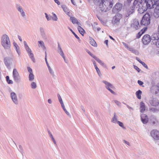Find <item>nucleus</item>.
<instances>
[{"mask_svg":"<svg viewBox=\"0 0 159 159\" xmlns=\"http://www.w3.org/2000/svg\"><path fill=\"white\" fill-rule=\"evenodd\" d=\"M69 29H70V31H71V32L74 35L75 37L78 40H80V38L78 37V36L75 34V33L71 29H70V28H69Z\"/></svg>","mask_w":159,"mask_h":159,"instance_id":"4c0bfd02","label":"nucleus"},{"mask_svg":"<svg viewBox=\"0 0 159 159\" xmlns=\"http://www.w3.org/2000/svg\"><path fill=\"white\" fill-rule=\"evenodd\" d=\"M156 87L157 92H159V83L157 84Z\"/></svg>","mask_w":159,"mask_h":159,"instance_id":"de8ad7c7","label":"nucleus"},{"mask_svg":"<svg viewBox=\"0 0 159 159\" xmlns=\"http://www.w3.org/2000/svg\"><path fill=\"white\" fill-rule=\"evenodd\" d=\"M90 44L93 46L94 47H96L97 46V44L95 41V40L93 39L90 38Z\"/></svg>","mask_w":159,"mask_h":159,"instance_id":"c756f323","label":"nucleus"},{"mask_svg":"<svg viewBox=\"0 0 159 159\" xmlns=\"http://www.w3.org/2000/svg\"><path fill=\"white\" fill-rule=\"evenodd\" d=\"M78 30L79 32L82 35H83L84 30L80 26H79L78 27Z\"/></svg>","mask_w":159,"mask_h":159,"instance_id":"7c9ffc66","label":"nucleus"},{"mask_svg":"<svg viewBox=\"0 0 159 159\" xmlns=\"http://www.w3.org/2000/svg\"><path fill=\"white\" fill-rule=\"evenodd\" d=\"M4 63L6 66L7 67H9L10 65V59L7 57L4 59Z\"/></svg>","mask_w":159,"mask_h":159,"instance_id":"a878e982","label":"nucleus"},{"mask_svg":"<svg viewBox=\"0 0 159 159\" xmlns=\"http://www.w3.org/2000/svg\"><path fill=\"white\" fill-rule=\"evenodd\" d=\"M122 43L123 45L127 49H129V48L128 46V45L125 42H122Z\"/></svg>","mask_w":159,"mask_h":159,"instance_id":"79ce46f5","label":"nucleus"},{"mask_svg":"<svg viewBox=\"0 0 159 159\" xmlns=\"http://www.w3.org/2000/svg\"><path fill=\"white\" fill-rule=\"evenodd\" d=\"M87 52L92 57L94 58L95 59V60L98 62L100 65L102 66L104 65V63L98 58L96 57L95 56L92 54V53L89 51H88Z\"/></svg>","mask_w":159,"mask_h":159,"instance_id":"f3484780","label":"nucleus"},{"mask_svg":"<svg viewBox=\"0 0 159 159\" xmlns=\"http://www.w3.org/2000/svg\"><path fill=\"white\" fill-rule=\"evenodd\" d=\"M7 82L9 84H12L13 83V82L11 80H10Z\"/></svg>","mask_w":159,"mask_h":159,"instance_id":"e2e57ef3","label":"nucleus"},{"mask_svg":"<svg viewBox=\"0 0 159 159\" xmlns=\"http://www.w3.org/2000/svg\"><path fill=\"white\" fill-rule=\"evenodd\" d=\"M138 83L140 85H142L143 84V83L142 81L139 80H138Z\"/></svg>","mask_w":159,"mask_h":159,"instance_id":"603ef678","label":"nucleus"},{"mask_svg":"<svg viewBox=\"0 0 159 159\" xmlns=\"http://www.w3.org/2000/svg\"><path fill=\"white\" fill-rule=\"evenodd\" d=\"M13 45L15 48V49H16V50H17L18 48L19 47L17 43L15 42H14L13 43Z\"/></svg>","mask_w":159,"mask_h":159,"instance_id":"a19ab883","label":"nucleus"},{"mask_svg":"<svg viewBox=\"0 0 159 159\" xmlns=\"http://www.w3.org/2000/svg\"><path fill=\"white\" fill-rule=\"evenodd\" d=\"M103 82L106 85V88L108 89L111 93L115 94V92L111 89H113L114 87L113 85L110 83L107 82L106 81H103Z\"/></svg>","mask_w":159,"mask_h":159,"instance_id":"9d476101","label":"nucleus"},{"mask_svg":"<svg viewBox=\"0 0 159 159\" xmlns=\"http://www.w3.org/2000/svg\"><path fill=\"white\" fill-rule=\"evenodd\" d=\"M147 28L146 27H145L144 28V29H142L141 30V31L139 32L137 34V38L138 39L140 38L142 35L145 32V31L147 29Z\"/></svg>","mask_w":159,"mask_h":159,"instance_id":"5701e85b","label":"nucleus"},{"mask_svg":"<svg viewBox=\"0 0 159 159\" xmlns=\"http://www.w3.org/2000/svg\"><path fill=\"white\" fill-rule=\"evenodd\" d=\"M13 76L14 80L16 81H18L20 78V75L16 69H14L13 71Z\"/></svg>","mask_w":159,"mask_h":159,"instance_id":"ddd939ff","label":"nucleus"},{"mask_svg":"<svg viewBox=\"0 0 159 159\" xmlns=\"http://www.w3.org/2000/svg\"><path fill=\"white\" fill-rule=\"evenodd\" d=\"M104 43L106 44L107 46L108 45V40H106L104 41Z\"/></svg>","mask_w":159,"mask_h":159,"instance_id":"338daca9","label":"nucleus"},{"mask_svg":"<svg viewBox=\"0 0 159 159\" xmlns=\"http://www.w3.org/2000/svg\"><path fill=\"white\" fill-rule=\"evenodd\" d=\"M141 64H142V65L144 66V67L146 68H148V67L147 66V65L144 62H142V63H141Z\"/></svg>","mask_w":159,"mask_h":159,"instance_id":"5fc2aeb1","label":"nucleus"},{"mask_svg":"<svg viewBox=\"0 0 159 159\" xmlns=\"http://www.w3.org/2000/svg\"><path fill=\"white\" fill-rule=\"evenodd\" d=\"M124 142L125 143L127 144L128 145H130L129 143V142H128L125 140H124Z\"/></svg>","mask_w":159,"mask_h":159,"instance_id":"69168bd1","label":"nucleus"},{"mask_svg":"<svg viewBox=\"0 0 159 159\" xmlns=\"http://www.w3.org/2000/svg\"><path fill=\"white\" fill-rule=\"evenodd\" d=\"M61 7L63 9V11L65 13L69 16H70V11L69 9L67 8L66 6L63 5L61 6Z\"/></svg>","mask_w":159,"mask_h":159,"instance_id":"aec40b11","label":"nucleus"},{"mask_svg":"<svg viewBox=\"0 0 159 159\" xmlns=\"http://www.w3.org/2000/svg\"><path fill=\"white\" fill-rule=\"evenodd\" d=\"M34 79V76L33 74L32 73H30V74L29 75V79L30 81L33 80Z\"/></svg>","mask_w":159,"mask_h":159,"instance_id":"72a5a7b5","label":"nucleus"},{"mask_svg":"<svg viewBox=\"0 0 159 159\" xmlns=\"http://www.w3.org/2000/svg\"><path fill=\"white\" fill-rule=\"evenodd\" d=\"M139 0H135L134 2V6H136L137 4H138V5L136 7V9L138 11V8H137V7H139V2H140L142 0H140V1H139Z\"/></svg>","mask_w":159,"mask_h":159,"instance_id":"473e14b6","label":"nucleus"},{"mask_svg":"<svg viewBox=\"0 0 159 159\" xmlns=\"http://www.w3.org/2000/svg\"><path fill=\"white\" fill-rule=\"evenodd\" d=\"M11 97L13 102L16 103H17V99L16 94L14 93H12L11 94Z\"/></svg>","mask_w":159,"mask_h":159,"instance_id":"b1692460","label":"nucleus"},{"mask_svg":"<svg viewBox=\"0 0 159 159\" xmlns=\"http://www.w3.org/2000/svg\"><path fill=\"white\" fill-rule=\"evenodd\" d=\"M94 2L95 3H99V4L100 3V2H101V1H103V0H93Z\"/></svg>","mask_w":159,"mask_h":159,"instance_id":"8fccbe9b","label":"nucleus"},{"mask_svg":"<svg viewBox=\"0 0 159 159\" xmlns=\"http://www.w3.org/2000/svg\"><path fill=\"white\" fill-rule=\"evenodd\" d=\"M23 43L25 49L26 50H30L29 47L28 46L26 42L25 41H24Z\"/></svg>","mask_w":159,"mask_h":159,"instance_id":"c9c22d12","label":"nucleus"},{"mask_svg":"<svg viewBox=\"0 0 159 159\" xmlns=\"http://www.w3.org/2000/svg\"><path fill=\"white\" fill-rule=\"evenodd\" d=\"M6 79L7 81H8V80H10L9 77V76H6Z\"/></svg>","mask_w":159,"mask_h":159,"instance_id":"774afa93","label":"nucleus"},{"mask_svg":"<svg viewBox=\"0 0 159 159\" xmlns=\"http://www.w3.org/2000/svg\"><path fill=\"white\" fill-rule=\"evenodd\" d=\"M141 121L143 124L147 123L148 120V116L146 115L142 114L141 116Z\"/></svg>","mask_w":159,"mask_h":159,"instance_id":"dca6fc26","label":"nucleus"},{"mask_svg":"<svg viewBox=\"0 0 159 159\" xmlns=\"http://www.w3.org/2000/svg\"><path fill=\"white\" fill-rule=\"evenodd\" d=\"M57 96H58V99H59L60 102H62L61 98V97L60 96V95H59V94H58Z\"/></svg>","mask_w":159,"mask_h":159,"instance_id":"3c124183","label":"nucleus"},{"mask_svg":"<svg viewBox=\"0 0 159 159\" xmlns=\"http://www.w3.org/2000/svg\"><path fill=\"white\" fill-rule=\"evenodd\" d=\"M131 27L134 29L137 30L139 28L140 25L139 21L136 20H134L131 24Z\"/></svg>","mask_w":159,"mask_h":159,"instance_id":"6e6552de","label":"nucleus"},{"mask_svg":"<svg viewBox=\"0 0 159 159\" xmlns=\"http://www.w3.org/2000/svg\"><path fill=\"white\" fill-rule=\"evenodd\" d=\"M116 114H114V116L112 118V122L113 123H116V122L117 119L116 117Z\"/></svg>","mask_w":159,"mask_h":159,"instance_id":"58836bf2","label":"nucleus"},{"mask_svg":"<svg viewBox=\"0 0 159 159\" xmlns=\"http://www.w3.org/2000/svg\"><path fill=\"white\" fill-rule=\"evenodd\" d=\"M154 16L156 18L159 17V6H157L154 10Z\"/></svg>","mask_w":159,"mask_h":159,"instance_id":"412c9836","label":"nucleus"},{"mask_svg":"<svg viewBox=\"0 0 159 159\" xmlns=\"http://www.w3.org/2000/svg\"><path fill=\"white\" fill-rule=\"evenodd\" d=\"M31 87L33 89H35L36 88L37 85L35 83L33 82L31 83Z\"/></svg>","mask_w":159,"mask_h":159,"instance_id":"ea45409f","label":"nucleus"},{"mask_svg":"<svg viewBox=\"0 0 159 159\" xmlns=\"http://www.w3.org/2000/svg\"><path fill=\"white\" fill-rule=\"evenodd\" d=\"M115 102L117 105H119L120 104V102L119 101H117V100H115L114 101Z\"/></svg>","mask_w":159,"mask_h":159,"instance_id":"4d7b16f0","label":"nucleus"},{"mask_svg":"<svg viewBox=\"0 0 159 159\" xmlns=\"http://www.w3.org/2000/svg\"><path fill=\"white\" fill-rule=\"evenodd\" d=\"M135 6H136L134 5L132 8H130V9L127 10L124 15L125 17H128L130 14L134 12V9H136V8H135Z\"/></svg>","mask_w":159,"mask_h":159,"instance_id":"1a4fd4ad","label":"nucleus"},{"mask_svg":"<svg viewBox=\"0 0 159 159\" xmlns=\"http://www.w3.org/2000/svg\"><path fill=\"white\" fill-rule=\"evenodd\" d=\"M18 38L19 39V40H20V41L21 42H22V39L21 37L20 36V35H18Z\"/></svg>","mask_w":159,"mask_h":159,"instance_id":"680f3d73","label":"nucleus"},{"mask_svg":"<svg viewBox=\"0 0 159 159\" xmlns=\"http://www.w3.org/2000/svg\"><path fill=\"white\" fill-rule=\"evenodd\" d=\"M122 18V15L117 14L113 18V21L115 23L118 24L120 22V20Z\"/></svg>","mask_w":159,"mask_h":159,"instance_id":"9b49d317","label":"nucleus"},{"mask_svg":"<svg viewBox=\"0 0 159 159\" xmlns=\"http://www.w3.org/2000/svg\"><path fill=\"white\" fill-rule=\"evenodd\" d=\"M54 1L55 2L57 3L58 5H59L60 4V3L58 0H54Z\"/></svg>","mask_w":159,"mask_h":159,"instance_id":"6e6d98bb","label":"nucleus"},{"mask_svg":"<svg viewBox=\"0 0 159 159\" xmlns=\"http://www.w3.org/2000/svg\"><path fill=\"white\" fill-rule=\"evenodd\" d=\"M1 43L2 45L5 49L10 48L11 43L9 36L6 34L2 35L1 37Z\"/></svg>","mask_w":159,"mask_h":159,"instance_id":"7ed1b4c3","label":"nucleus"},{"mask_svg":"<svg viewBox=\"0 0 159 159\" xmlns=\"http://www.w3.org/2000/svg\"><path fill=\"white\" fill-rule=\"evenodd\" d=\"M136 94L137 98L139 99L141 98V95L142 94V91L139 90L136 93Z\"/></svg>","mask_w":159,"mask_h":159,"instance_id":"c85d7f7f","label":"nucleus"},{"mask_svg":"<svg viewBox=\"0 0 159 159\" xmlns=\"http://www.w3.org/2000/svg\"><path fill=\"white\" fill-rule=\"evenodd\" d=\"M61 105V107H62V108H64V107H65V106L64 105V103L63 102V101L62 102H60Z\"/></svg>","mask_w":159,"mask_h":159,"instance_id":"052dcab7","label":"nucleus"},{"mask_svg":"<svg viewBox=\"0 0 159 159\" xmlns=\"http://www.w3.org/2000/svg\"><path fill=\"white\" fill-rule=\"evenodd\" d=\"M150 22V16L148 13H146L143 17L141 21L142 25L147 26Z\"/></svg>","mask_w":159,"mask_h":159,"instance_id":"20e7f679","label":"nucleus"},{"mask_svg":"<svg viewBox=\"0 0 159 159\" xmlns=\"http://www.w3.org/2000/svg\"><path fill=\"white\" fill-rule=\"evenodd\" d=\"M134 66L135 69L138 72H140V70L138 67L135 66Z\"/></svg>","mask_w":159,"mask_h":159,"instance_id":"09e8293b","label":"nucleus"},{"mask_svg":"<svg viewBox=\"0 0 159 159\" xmlns=\"http://www.w3.org/2000/svg\"><path fill=\"white\" fill-rule=\"evenodd\" d=\"M52 14L53 16V17H52V20L54 21H57L58 20V18L56 15L53 12H52Z\"/></svg>","mask_w":159,"mask_h":159,"instance_id":"e433bc0d","label":"nucleus"},{"mask_svg":"<svg viewBox=\"0 0 159 159\" xmlns=\"http://www.w3.org/2000/svg\"><path fill=\"white\" fill-rule=\"evenodd\" d=\"M45 61H46V64H47V65L48 66V69H49V70L50 72V73H52V70H51V69L50 68V66H49V65H48V64L47 62V58H46V57H47V55H46V52H45Z\"/></svg>","mask_w":159,"mask_h":159,"instance_id":"2f4dec72","label":"nucleus"},{"mask_svg":"<svg viewBox=\"0 0 159 159\" xmlns=\"http://www.w3.org/2000/svg\"><path fill=\"white\" fill-rule=\"evenodd\" d=\"M70 20L73 24H76L78 25H80V23L74 17H70Z\"/></svg>","mask_w":159,"mask_h":159,"instance_id":"bb28decb","label":"nucleus"},{"mask_svg":"<svg viewBox=\"0 0 159 159\" xmlns=\"http://www.w3.org/2000/svg\"><path fill=\"white\" fill-rule=\"evenodd\" d=\"M38 45L39 47H41L43 49H45L46 48L44 42L42 41H39L38 42Z\"/></svg>","mask_w":159,"mask_h":159,"instance_id":"393cba45","label":"nucleus"},{"mask_svg":"<svg viewBox=\"0 0 159 159\" xmlns=\"http://www.w3.org/2000/svg\"><path fill=\"white\" fill-rule=\"evenodd\" d=\"M155 44L157 47L159 48V39L158 40L157 42H156Z\"/></svg>","mask_w":159,"mask_h":159,"instance_id":"864d4df0","label":"nucleus"},{"mask_svg":"<svg viewBox=\"0 0 159 159\" xmlns=\"http://www.w3.org/2000/svg\"><path fill=\"white\" fill-rule=\"evenodd\" d=\"M150 103L152 105L154 106H157L159 104L158 100L156 98H153L151 101Z\"/></svg>","mask_w":159,"mask_h":159,"instance_id":"6ab92c4d","label":"nucleus"},{"mask_svg":"<svg viewBox=\"0 0 159 159\" xmlns=\"http://www.w3.org/2000/svg\"><path fill=\"white\" fill-rule=\"evenodd\" d=\"M95 68L98 74L99 75H100V74H101V73L98 67L97 66V67H95Z\"/></svg>","mask_w":159,"mask_h":159,"instance_id":"c03bdc74","label":"nucleus"},{"mask_svg":"<svg viewBox=\"0 0 159 159\" xmlns=\"http://www.w3.org/2000/svg\"><path fill=\"white\" fill-rule=\"evenodd\" d=\"M136 60L139 61V62L140 63H142V62H143V61H142L141 60H140L139 58H138V57H137L136 58Z\"/></svg>","mask_w":159,"mask_h":159,"instance_id":"bf43d9fd","label":"nucleus"},{"mask_svg":"<svg viewBox=\"0 0 159 159\" xmlns=\"http://www.w3.org/2000/svg\"><path fill=\"white\" fill-rule=\"evenodd\" d=\"M112 0H103L99 5V10L102 12H106L109 10L113 6Z\"/></svg>","mask_w":159,"mask_h":159,"instance_id":"f03ea898","label":"nucleus"},{"mask_svg":"<svg viewBox=\"0 0 159 159\" xmlns=\"http://www.w3.org/2000/svg\"><path fill=\"white\" fill-rule=\"evenodd\" d=\"M45 17L48 21L50 20L52 18V16L50 15H48L46 13H45Z\"/></svg>","mask_w":159,"mask_h":159,"instance_id":"f704fd0d","label":"nucleus"},{"mask_svg":"<svg viewBox=\"0 0 159 159\" xmlns=\"http://www.w3.org/2000/svg\"><path fill=\"white\" fill-rule=\"evenodd\" d=\"M39 31L40 35L44 39H46L47 38L46 35L44 28L42 27H40L39 28Z\"/></svg>","mask_w":159,"mask_h":159,"instance_id":"a211bd4d","label":"nucleus"},{"mask_svg":"<svg viewBox=\"0 0 159 159\" xmlns=\"http://www.w3.org/2000/svg\"><path fill=\"white\" fill-rule=\"evenodd\" d=\"M93 26V30L95 31H96V29L97 28V27L96 26H93V25H92Z\"/></svg>","mask_w":159,"mask_h":159,"instance_id":"13d9d810","label":"nucleus"},{"mask_svg":"<svg viewBox=\"0 0 159 159\" xmlns=\"http://www.w3.org/2000/svg\"><path fill=\"white\" fill-rule=\"evenodd\" d=\"M119 125L120 126H121V127H124V125H123V124L120 122V121H118L117 122Z\"/></svg>","mask_w":159,"mask_h":159,"instance_id":"49530a36","label":"nucleus"},{"mask_svg":"<svg viewBox=\"0 0 159 159\" xmlns=\"http://www.w3.org/2000/svg\"><path fill=\"white\" fill-rule=\"evenodd\" d=\"M151 136L156 140L159 139V131L157 129L152 130L151 133Z\"/></svg>","mask_w":159,"mask_h":159,"instance_id":"0eeeda50","label":"nucleus"},{"mask_svg":"<svg viewBox=\"0 0 159 159\" xmlns=\"http://www.w3.org/2000/svg\"><path fill=\"white\" fill-rule=\"evenodd\" d=\"M150 123L152 125L157 126L159 125V121L156 118L152 117L151 119Z\"/></svg>","mask_w":159,"mask_h":159,"instance_id":"2eb2a0df","label":"nucleus"},{"mask_svg":"<svg viewBox=\"0 0 159 159\" xmlns=\"http://www.w3.org/2000/svg\"><path fill=\"white\" fill-rule=\"evenodd\" d=\"M93 64L94 65L95 68L97 66L96 65V62L94 61H93Z\"/></svg>","mask_w":159,"mask_h":159,"instance_id":"0e129e2a","label":"nucleus"},{"mask_svg":"<svg viewBox=\"0 0 159 159\" xmlns=\"http://www.w3.org/2000/svg\"><path fill=\"white\" fill-rule=\"evenodd\" d=\"M28 53L29 54V56L31 58L32 60L34 62H35V59L34 58V55L32 53L31 51V50L30 51H29L28 52Z\"/></svg>","mask_w":159,"mask_h":159,"instance_id":"cd10ccee","label":"nucleus"},{"mask_svg":"<svg viewBox=\"0 0 159 159\" xmlns=\"http://www.w3.org/2000/svg\"><path fill=\"white\" fill-rule=\"evenodd\" d=\"M152 43L154 44L157 42V41L159 39V33H154L152 35Z\"/></svg>","mask_w":159,"mask_h":159,"instance_id":"4468645a","label":"nucleus"},{"mask_svg":"<svg viewBox=\"0 0 159 159\" xmlns=\"http://www.w3.org/2000/svg\"><path fill=\"white\" fill-rule=\"evenodd\" d=\"M16 8L20 13L21 16L23 17H25L26 15L22 7L20 5L17 4L16 5Z\"/></svg>","mask_w":159,"mask_h":159,"instance_id":"f8f14e48","label":"nucleus"},{"mask_svg":"<svg viewBox=\"0 0 159 159\" xmlns=\"http://www.w3.org/2000/svg\"><path fill=\"white\" fill-rule=\"evenodd\" d=\"M159 6V0H142L139 4L138 11L140 14L143 13L148 9L154 7V6Z\"/></svg>","mask_w":159,"mask_h":159,"instance_id":"f257e3e1","label":"nucleus"},{"mask_svg":"<svg viewBox=\"0 0 159 159\" xmlns=\"http://www.w3.org/2000/svg\"><path fill=\"white\" fill-rule=\"evenodd\" d=\"M152 40L151 36L148 34L144 35L142 39V42L144 44H148Z\"/></svg>","mask_w":159,"mask_h":159,"instance_id":"39448f33","label":"nucleus"},{"mask_svg":"<svg viewBox=\"0 0 159 159\" xmlns=\"http://www.w3.org/2000/svg\"><path fill=\"white\" fill-rule=\"evenodd\" d=\"M123 5L119 2L116 3L112 9L113 12L114 13H116L120 11Z\"/></svg>","mask_w":159,"mask_h":159,"instance_id":"423d86ee","label":"nucleus"},{"mask_svg":"<svg viewBox=\"0 0 159 159\" xmlns=\"http://www.w3.org/2000/svg\"><path fill=\"white\" fill-rule=\"evenodd\" d=\"M27 69L28 70V71L30 72V74L32 73V69L29 67H27Z\"/></svg>","mask_w":159,"mask_h":159,"instance_id":"a18cd8bd","label":"nucleus"},{"mask_svg":"<svg viewBox=\"0 0 159 159\" xmlns=\"http://www.w3.org/2000/svg\"><path fill=\"white\" fill-rule=\"evenodd\" d=\"M59 53L60 54V55L62 56V57L64 58V60L66 61L65 58V57L63 53V52L62 51L60 50V52H59Z\"/></svg>","mask_w":159,"mask_h":159,"instance_id":"37998d69","label":"nucleus"},{"mask_svg":"<svg viewBox=\"0 0 159 159\" xmlns=\"http://www.w3.org/2000/svg\"><path fill=\"white\" fill-rule=\"evenodd\" d=\"M140 111L142 113L144 112L145 110V106L144 103L142 102H140Z\"/></svg>","mask_w":159,"mask_h":159,"instance_id":"4be33fe9","label":"nucleus"}]
</instances>
